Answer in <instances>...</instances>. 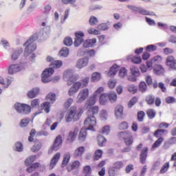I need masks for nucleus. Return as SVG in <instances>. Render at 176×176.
Wrapping results in <instances>:
<instances>
[{
    "instance_id": "cd10ccee",
    "label": "nucleus",
    "mask_w": 176,
    "mask_h": 176,
    "mask_svg": "<svg viewBox=\"0 0 176 176\" xmlns=\"http://www.w3.org/2000/svg\"><path fill=\"white\" fill-rule=\"evenodd\" d=\"M85 153V146L78 147L74 153V157H80Z\"/></svg>"
},
{
    "instance_id": "b1692460",
    "label": "nucleus",
    "mask_w": 176,
    "mask_h": 176,
    "mask_svg": "<svg viewBox=\"0 0 176 176\" xmlns=\"http://www.w3.org/2000/svg\"><path fill=\"white\" fill-rule=\"evenodd\" d=\"M41 148H42V142L37 140V141H35V143L32 147L31 151L32 152L36 153V152H39V151H41Z\"/></svg>"
},
{
    "instance_id": "864d4df0",
    "label": "nucleus",
    "mask_w": 176,
    "mask_h": 176,
    "mask_svg": "<svg viewBox=\"0 0 176 176\" xmlns=\"http://www.w3.org/2000/svg\"><path fill=\"white\" fill-rule=\"evenodd\" d=\"M46 100L51 101L52 104L56 101V94L50 93L46 96Z\"/></svg>"
},
{
    "instance_id": "f03ea898",
    "label": "nucleus",
    "mask_w": 176,
    "mask_h": 176,
    "mask_svg": "<svg viewBox=\"0 0 176 176\" xmlns=\"http://www.w3.org/2000/svg\"><path fill=\"white\" fill-rule=\"evenodd\" d=\"M83 109L79 108L76 106L72 107L67 113L65 116V120L67 123H69V122H78L80 119V116L83 115Z\"/></svg>"
},
{
    "instance_id": "09e8293b",
    "label": "nucleus",
    "mask_w": 176,
    "mask_h": 176,
    "mask_svg": "<svg viewBox=\"0 0 176 176\" xmlns=\"http://www.w3.org/2000/svg\"><path fill=\"white\" fill-rule=\"evenodd\" d=\"M107 96L110 102H115L118 100V95L116 93H110Z\"/></svg>"
},
{
    "instance_id": "4d7b16f0",
    "label": "nucleus",
    "mask_w": 176,
    "mask_h": 176,
    "mask_svg": "<svg viewBox=\"0 0 176 176\" xmlns=\"http://www.w3.org/2000/svg\"><path fill=\"white\" fill-rule=\"evenodd\" d=\"M145 50L148 52H156L157 47L155 45H148L146 47Z\"/></svg>"
},
{
    "instance_id": "5701e85b",
    "label": "nucleus",
    "mask_w": 176,
    "mask_h": 176,
    "mask_svg": "<svg viewBox=\"0 0 176 176\" xmlns=\"http://www.w3.org/2000/svg\"><path fill=\"white\" fill-rule=\"evenodd\" d=\"M97 43V39L94 38L92 39H87L83 43V47H93Z\"/></svg>"
},
{
    "instance_id": "20e7f679",
    "label": "nucleus",
    "mask_w": 176,
    "mask_h": 176,
    "mask_svg": "<svg viewBox=\"0 0 176 176\" xmlns=\"http://www.w3.org/2000/svg\"><path fill=\"white\" fill-rule=\"evenodd\" d=\"M38 40V34H33L24 44L26 46L25 49V56L27 54H31V53H34L35 50H36V44L34 43L35 41Z\"/></svg>"
},
{
    "instance_id": "c03bdc74",
    "label": "nucleus",
    "mask_w": 176,
    "mask_h": 176,
    "mask_svg": "<svg viewBox=\"0 0 176 176\" xmlns=\"http://www.w3.org/2000/svg\"><path fill=\"white\" fill-rule=\"evenodd\" d=\"M99 117L102 120H107V118H108V111L105 109H102L100 111Z\"/></svg>"
},
{
    "instance_id": "0eeeda50",
    "label": "nucleus",
    "mask_w": 176,
    "mask_h": 176,
    "mask_svg": "<svg viewBox=\"0 0 176 176\" xmlns=\"http://www.w3.org/2000/svg\"><path fill=\"white\" fill-rule=\"evenodd\" d=\"M145 101L147 105H153L155 104V107H160L162 105V98L160 97H155L152 94H148L145 98Z\"/></svg>"
},
{
    "instance_id": "a211bd4d",
    "label": "nucleus",
    "mask_w": 176,
    "mask_h": 176,
    "mask_svg": "<svg viewBox=\"0 0 176 176\" xmlns=\"http://www.w3.org/2000/svg\"><path fill=\"white\" fill-rule=\"evenodd\" d=\"M89 64V58H83L81 59H79L77 61L76 67L77 68H79V69H81V68H84V67H86Z\"/></svg>"
},
{
    "instance_id": "f257e3e1",
    "label": "nucleus",
    "mask_w": 176,
    "mask_h": 176,
    "mask_svg": "<svg viewBox=\"0 0 176 176\" xmlns=\"http://www.w3.org/2000/svg\"><path fill=\"white\" fill-rule=\"evenodd\" d=\"M87 111V118L84 122L85 126H87V130H91L94 131V126L97 124V120L94 116L98 115L100 112V107L98 106H91Z\"/></svg>"
},
{
    "instance_id": "774afa93",
    "label": "nucleus",
    "mask_w": 176,
    "mask_h": 176,
    "mask_svg": "<svg viewBox=\"0 0 176 176\" xmlns=\"http://www.w3.org/2000/svg\"><path fill=\"white\" fill-rule=\"evenodd\" d=\"M63 43L65 45V46H71L73 43L72 38L70 37H66L63 41Z\"/></svg>"
},
{
    "instance_id": "8fccbe9b",
    "label": "nucleus",
    "mask_w": 176,
    "mask_h": 176,
    "mask_svg": "<svg viewBox=\"0 0 176 176\" xmlns=\"http://www.w3.org/2000/svg\"><path fill=\"white\" fill-rule=\"evenodd\" d=\"M107 142V139L101 135H98V143L99 146H104V142Z\"/></svg>"
},
{
    "instance_id": "412c9836",
    "label": "nucleus",
    "mask_w": 176,
    "mask_h": 176,
    "mask_svg": "<svg viewBox=\"0 0 176 176\" xmlns=\"http://www.w3.org/2000/svg\"><path fill=\"white\" fill-rule=\"evenodd\" d=\"M96 102H97V95L94 94L93 96H90L87 102V108H90V107H94V105H96Z\"/></svg>"
},
{
    "instance_id": "39448f33",
    "label": "nucleus",
    "mask_w": 176,
    "mask_h": 176,
    "mask_svg": "<svg viewBox=\"0 0 176 176\" xmlns=\"http://www.w3.org/2000/svg\"><path fill=\"white\" fill-rule=\"evenodd\" d=\"M118 137L120 138V140H124V142L126 146H131L134 142L133 133L129 131L118 133Z\"/></svg>"
},
{
    "instance_id": "603ef678",
    "label": "nucleus",
    "mask_w": 176,
    "mask_h": 176,
    "mask_svg": "<svg viewBox=\"0 0 176 176\" xmlns=\"http://www.w3.org/2000/svg\"><path fill=\"white\" fill-rule=\"evenodd\" d=\"M89 23L90 25H97L98 24V19L94 16H91Z\"/></svg>"
},
{
    "instance_id": "6ab92c4d",
    "label": "nucleus",
    "mask_w": 176,
    "mask_h": 176,
    "mask_svg": "<svg viewBox=\"0 0 176 176\" xmlns=\"http://www.w3.org/2000/svg\"><path fill=\"white\" fill-rule=\"evenodd\" d=\"M87 138V131L85 129H81L78 137V141L80 142H85Z\"/></svg>"
},
{
    "instance_id": "473e14b6",
    "label": "nucleus",
    "mask_w": 176,
    "mask_h": 176,
    "mask_svg": "<svg viewBox=\"0 0 176 176\" xmlns=\"http://www.w3.org/2000/svg\"><path fill=\"white\" fill-rule=\"evenodd\" d=\"M138 12L140 14H143V16H154L155 15V12H150L149 11H148L144 8H138Z\"/></svg>"
},
{
    "instance_id": "338daca9",
    "label": "nucleus",
    "mask_w": 176,
    "mask_h": 176,
    "mask_svg": "<svg viewBox=\"0 0 176 176\" xmlns=\"http://www.w3.org/2000/svg\"><path fill=\"white\" fill-rule=\"evenodd\" d=\"M15 147H16V151L17 152H23V143H21L20 142H17L15 144Z\"/></svg>"
},
{
    "instance_id": "c756f323",
    "label": "nucleus",
    "mask_w": 176,
    "mask_h": 176,
    "mask_svg": "<svg viewBox=\"0 0 176 176\" xmlns=\"http://www.w3.org/2000/svg\"><path fill=\"white\" fill-rule=\"evenodd\" d=\"M41 111H45V113H49L50 112V102H44L43 104H41Z\"/></svg>"
},
{
    "instance_id": "7c9ffc66",
    "label": "nucleus",
    "mask_w": 176,
    "mask_h": 176,
    "mask_svg": "<svg viewBox=\"0 0 176 176\" xmlns=\"http://www.w3.org/2000/svg\"><path fill=\"white\" fill-rule=\"evenodd\" d=\"M154 72L157 75H163L164 74V67L161 65H157L154 69Z\"/></svg>"
},
{
    "instance_id": "423d86ee",
    "label": "nucleus",
    "mask_w": 176,
    "mask_h": 176,
    "mask_svg": "<svg viewBox=\"0 0 176 176\" xmlns=\"http://www.w3.org/2000/svg\"><path fill=\"white\" fill-rule=\"evenodd\" d=\"M124 167V163L122 161H116L113 164V166L109 168V176H116L118 171H120Z\"/></svg>"
},
{
    "instance_id": "4468645a",
    "label": "nucleus",
    "mask_w": 176,
    "mask_h": 176,
    "mask_svg": "<svg viewBox=\"0 0 176 176\" xmlns=\"http://www.w3.org/2000/svg\"><path fill=\"white\" fill-rule=\"evenodd\" d=\"M148 152H149V148L146 146L144 147L140 154V162L142 164H145L146 163V157H148Z\"/></svg>"
},
{
    "instance_id": "e433bc0d",
    "label": "nucleus",
    "mask_w": 176,
    "mask_h": 176,
    "mask_svg": "<svg viewBox=\"0 0 176 176\" xmlns=\"http://www.w3.org/2000/svg\"><path fill=\"white\" fill-rule=\"evenodd\" d=\"M164 133H167V130L166 129H157L154 133V137H156V138H162V135L164 134Z\"/></svg>"
},
{
    "instance_id": "6e6552de",
    "label": "nucleus",
    "mask_w": 176,
    "mask_h": 176,
    "mask_svg": "<svg viewBox=\"0 0 176 176\" xmlns=\"http://www.w3.org/2000/svg\"><path fill=\"white\" fill-rule=\"evenodd\" d=\"M14 108L19 113H23L24 115H28L31 113V106L27 104L16 103L14 104Z\"/></svg>"
},
{
    "instance_id": "9d476101",
    "label": "nucleus",
    "mask_w": 176,
    "mask_h": 176,
    "mask_svg": "<svg viewBox=\"0 0 176 176\" xmlns=\"http://www.w3.org/2000/svg\"><path fill=\"white\" fill-rule=\"evenodd\" d=\"M54 74V69L52 68H47L45 69L43 74L41 80L43 83H47L50 82V76Z\"/></svg>"
},
{
    "instance_id": "9b49d317",
    "label": "nucleus",
    "mask_w": 176,
    "mask_h": 176,
    "mask_svg": "<svg viewBox=\"0 0 176 176\" xmlns=\"http://www.w3.org/2000/svg\"><path fill=\"white\" fill-rule=\"evenodd\" d=\"M61 145H63V138L59 135L56 138L53 145L49 151V153L53 152V151H58L61 148Z\"/></svg>"
},
{
    "instance_id": "4be33fe9",
    "label": "nucleus",
    "mask_w": 176,
    "mask_h": 176,
    "mask_svg": "<svg viewBox=\"0 0 176 176\" xmlns=\"http://www.w3.org/2000/svg\"><path fill=\"white\" fill-rule=\"evenodd\" d=\"M80 166V162L76 160L67 166V171L69 173L72 171V170L78 169V168Z\"/></svg>"
},
{
    "instance_id": "de8ad7c7",
    "label": "nucleus",
    "mask_w": 176,
    "mask_h": 176,
    "mask_svg": "<svg viewBox=\"0 0 176 176\" xmlns=\"http://www.w3.org/2000/svg\"><path fill=\"white\" fill-rule=\"evenodd\" d=\"M100 79H101V74L98 72H94L92 74V76H91L92 82H98Z\"/></svg>"
},
{
    "instance_id": "ea45409f",
    "label": "nucleus",
    "mask_w": 176,
    "mask_h": 176,
    "mask_svg": "<svg viewBox=\"0 0 176 176\" xmlns=\"http://www.w3.org/2000/svg\"><path fill=\"white\" fill-rule=\"evenodd\" d=\"M127 90L129 93H131V94H136L138 91V87L134 85H130L128 86Z\"/></svg>"
},
{
    "instance_id": "49530a36",
    "label": "nucleus",
    "mask_w": 176,
    "mask_h": 176,
    "mask_svg": "<svg viewBox=\"0 0 176 176\" xmlns=\"http://www.w3.org/2000/svg\"><path fill=\"white\" fill-rule=\"evenodd\" d=\"M131 74L133 76H140V69L135 66H132L130 69Z\"/></svg>"
},
{
    "instance_id": "2eb2a0df",
    "label": "nucleus",
    "mask_w": 176,
    "mask_h": 176,
    "mask_svg": "<svg viewBox=\"0 0 176 176\" xmlns=\"http://www.w3.org/2000/svg\"><path fill=\"white\" fill-rule=\"evenodd\" d=\"M78 133H79V129L78 127H75L74 129L70 131L67 135V141H69V142H74L78 135Z\"/></svg>"
},
{
    "instance_id": "58836bf2",
    "label": "nucleus",
    "mask_w": 176,
    "mask_h": 176,
    "mask_svg": "<svg viewBox=\"0 0 176 176\" xmlns=\"http://www.w3.org/2000/svg\"><path fill=\"white\" fill-rule=\"evenodd\" d=\"M146 113L148 119H154L155 116H156V111L153 109H147Z\"/></svg>"
},
{
    "instance_id": "bb28decb",
    "label": "nucleus",
    "mask_w": 176,
    "mask_h": 176,
    "mask_svg": "<svg viewBox=\"0 0 176 176\" xmlns=\"http://www.w3.org/2000/svg\"><path fill=\"white\" fill-rule=\"evenodd\" d=\"M108 94H102L100 95L99 98V102L100 105H105L108 102Z\"/></svg>"
},
{
    "instance_id": "f8f14e48",
    "label": "nucleus",
    "mask_w": 176,
    "mask_h": 176,
    "mask_svg": "<svg viewBox=\"0 0 176 176\" xmlns=\"http://www.w3.org/2000/svg\"><path fill=\"white\" fill-rule=\"evenodd\" d=\"M89 91L87 88H84L80 91L77 96V102L80 103L85 101L89 97Z\"/></svg>"
},
{
    "instance_id": "680f3d73",
    "label": "nucleus",
    "mask_w": 176,
    "mask_h": 176,
    "mask_svg": "<svg viewBox=\"0 0 176 176\" xmlns=\"http://www.w3.org/2000/svg\"><path fill=\"white\" fill-rule=\"evenodd\" d=\"M35 134H36V131L34 129H32L30 133V136L28 138L29 142H34V137H35Z\"/></svg>"
},
{
    "instance_id": "1a4fd4ad",
    "label": "nucleus",
    "mask_w": 176,
    "mask_h": 176,
    "mask_svg": "<svg viewBox=\"0 0 176 176\" xmlns=\"http://www.w3.org/2000/svg\"><path fill=\"white\" fill-rule=\"evenodd\" d=\"M67 80V86H71V85H74L76 83V80L79 79V76L77 75H72L69 71L65 72L63 74V79Z\"/></svg>"
},
{
    "instance_id": "c9c22d12",
    "label": "nucleus",
    "mask_w": 176,
    "mask_h": 176,
    "mask_svg": "<svg viewBox=\"0 0 176 176\" xmlns=\"http://www.w3.org/2000/svg\"><path fill=\"white\" fill-rule=\"evenodd\" d=\"M35 160H36V155H31L25 160V164L28 166L30 164H32Z\"/></svg>"
},
{
    "instance_id": "0e129e2a",
    "label": "nucleus",
    "mask_w": 176,
    "mask_h": 176,
    "mask_svg": "<svg viewBox=\"0 0 176 176\" xmlns=\"http://www.w3.org/2000/svg\"><path fill=\"white\" fill-rule=\"evenodd\" d=\"M74 102V99L72 98H68L64 103V107L66 109L69 108L71 105H72V103Z\"/></svg>"
},
{
    "instance_id": "a878e982",
    "label": "nucleus",
    "mask_w": 176,
    "mask_h": 176,
    "mask_svg": "<svg viewBox=\"0 0 176 176\" xmlns=\"http://www.w3.org/2000/svg\"><path fill=\"white\" fill-rule=\"evenodd\" d=\"M38 94H39V89L33 88L32 90L28 92V97L29 98H35Z\"/></svg>"
},
{
    "instance_id": "7ed1b4c3",
    "label": "nucleus",
    "mask_w": 176,
    "mask_h": 176,
    "mask_svg": "<svg viewBox=\"0 0 176 176\" xmlns=\"http://www.w3.org/2000/svg\"><path fill=\"white\" fill-rule=\"evenodd\" d=\"M90 78L85 77L82 79L81 82L79 81L76 82L69 89L68 94L70 97L75 96L82 87H86L89 85Z\"/></svg>"
},
{
    "instance_id": "dca6fc26",
    "label": "nucleus",
    "mask_w": 176,
    "mask_h": 176,
    "mask_svg": "<svg viewBox=\"0 0 176 176\" xmlns=\"http://www.w3.org/2000/svg\"><path fill=\"white\" fill-rule=\"evenodd\" d=\"M60 157H61V153H56L51 160V162L50 164V170H53L54 168V166L57 163H58V160H60Z\"/></svg>"
},
{
    "instance_id": "72a5a7b5",
    "label": "nucleus",
    "mask_w": 176,
    "mask_h": 176,
    "mask_svg": "<svg viewBox=\"0 0 176 176\" xmlns=\"http://www.w3.org/2000/svg\"><path fill=\"white\" fill-rule=\"evenodd\" d=\"M71 159V154L66 153L63 157V160L62 162V167H65L69 163V160Z\"/></svg>"
},
{
    "instance_id": "bf43d9fd",
    "label": "nucleus",
    "mask_w": 176,
    "mask_h": 176,
    "mask_svg": "<svg viewBox=\"0 0 176 176\" xmlns=\"http://www.w3.org/2000/svg\"><path fill=\"white\" fill-rule=\"evenodd\" d=\"M60 54L63 57H67L68 54H69V50H68L67 47H63L60 51Z\"/></svg>"
},
{
    "instance_id": "c85d7f7f",
    "label": "nucleus",
    "mask_w": 176,
    "mask_h": 176,
    "mask_svg": "<svg viewBox=\"0 0 176 176\" xmlns=\"http://www.w3.org/2000/svg\"><path fill=\"white\" fill-rule=\"evenodd\" d=\"M163 141H164V138H159L155 142V143L152 145L151 151H155V149H157V148H159V146H160V145H162V143L163 142Z\"/></svg>"
},
{
    "instance_id": "3c124183",
    "label": "nucleus",
    "mask_w": 176,
    "mask_h": 176,
    "mask_svg": "<svg viewBox=\"0 0 176 176\" xmlns=\"http://www.w3.org/2000/svg\"><path fill=\"white\" fill-rule=\"evenodd\" d=\"M137 118L138 122H144V119L145 118V112L144 111H140L138 112Z\"/></svg>"
},
{
    "instance_id": "393cba45",
    "label": "nucleus",
    "mask_w": 176,
    "mask_h": 176,
    "mask_svg": "<svg viewBox=\"0 0 176 176\" xmlns=\"http://www.w3.org/2000/svg\"><path fill=\"white\" fill-rule=\"evenodd\" d=\"M123 106L118 105L115 108V116L116 118H122L123 116Z\"/></svg>"
},
{
    "instance_id": "37998d69",
    "label": "nucleus",
    "mask_w": 176,
    "mask_h": 176,
    "mask_svg": "<svg viewBox=\"0 0 176 176\" xmlns=\"http://www.w3.org/2000/svg\"><path fill=\"white\" fill-rule=\"evenodd\" d=\"M21 53H23V49H20V50H18L17 51H15L12 55V60L13 61L17 60V58H19Z\"/></svg>"
},
{
    "instance_id": "aec40b11",
    "label": "nucleus",
    "mask_w": 176,
    "mask_h": 176,
    "mask_svg": "<svg viewBox=\"0 0 176 176\" xmlns=\"http://www.w3.org/2000/svg\"><path fill=\"white\" fill-rule=\"evenodd\" d=\"M175 57L174 56H168L166 58V65L168 67V68H170V69L173 68V66L174 65V63L175 62Z\"/></svg>"
},
{
    "instance_id": "ddd939ff",
    "label": "nucleus",
    "mask_w": 176,
    "mask_h": 176,
    "mask_svg": "<svg viewBox=\"0 0 176 176\" xmlns=\"http://www.w3.org/2000/svg\"><path fill=\"white\" fill-rule=\"evenodd\" d=\"M75 41H74V46L76 47H78L80 45H82L83 43V38H85V33L83 32H75Z\"/></svg>"
},
{
    "instance_id": "f704fd0d",
    "label": "nucleus",
    "mask_w": 176,
    "mask_h": 176,
    "mask_svg": "<svg viewBox=\"0 0 176 176\" xmlns=\"http://www.w3.org/2000/svg\"><path fill=\"white\" fill-rule=\"evenodd\" d=\"M103 152L100 149H97L93 156L94 160H100L102 157Z\"/></svg>"
},
{
    "instance_id": "69168bd1",
    "label": "nucleus",
    "mask_w": 176,
    "mask_h": 176,
    "mask_svg": "<svg viewBox=\"0 0 176 176\" xmlns=\"http://www.w3.org/2000/svg\"><path fill=\"white\" fill-rule=\"evenodd\" d=\"M97 28L99 30V31H107L109 28L107 23H100L98 25Z\"/></svg>"
},
{
    "instance_id": "79ce46f5",
    "label": "nucleus",
    "mask_w": 176,
    "mask_h": 176,
    "mask_svg": "<svg viewBox=\"0 0 176 176\" xmlns=\"http://www.w3.org/2000/svg\"><path fill=\"white\" fill-rule=\"evenodd\" d=\"M168 168H170V162H166L162 167L161 168L160 173V174H164L167 173L168 170Z\"/></svg>"
},
{
    "instance_id": "13d9d810",
    "label": "nucleus",
    "mask_w": 176,
    "mask_h": 176,
    "mask_svg": "<svg viewBox=\"0 0 176 176\" xmlns=\"http://www.w3.org/2000/svg\"><path fill=\"white\" fill-rule=\"evenodd\" d=\"M30 124V118H24L21 120L20 126L21 127H27Z\"/></svg>"
},
{
    "instance_id": "4c0bfd02",
    "label": "nucleus",
    "mask_w": 176,
    "mask_h": 176,
    "mask_svg": "<svg viewBox=\"0 0 176 176\" xmlns=\"http://www.w3.org/2000/svg\"><path fill=\"white\" fill-rule=\"evenodd\" d=\"M41 104V100L38 98L32 100L30 102V107L31 108H39V105Z\"/></svg>"
},
{
    "instance_id": "a18cd8bd",
    "label": "nucleus",
    "mask_w": 176,
    "mask_h": 176,
    "mask_svg": "<svg viewBox=\"0 0 176 176\" xmlns=\"http://www.w3.org/2000/svg\"><path fill=\"white\" fill-rule=\"evenodd\" d=\"M148 89V86L146 85V82H141L139 85V90L140 91H141L142 93H145V91H146Z\"/></svg>"
},
{
    "instance_id": "5fc2aeb1",
    "label": "nucleus",
    "mask_w": 176,
    "mask_h": 176,
    "mask_svg": "<svg viewBox=\"0 0 176 176\" xmlns=\"http://www.w3.org/2000/svg\"><path fill=\"white\" fill-rule=\"evenodd\" d=\"M87 32L90 35H100V34H101L100 30H97L94 29V28H89L87 30Z\"/></svg>"
},
{
    "instance_id": "6e6d98bb",
    "label": "nucleus",
    "mask_w": 176,
    "mask_h": 176,
    "mask_svg": "<svg viewBox=\"0 0 176 176\" xmlns=\"http://www.w3.org/2000/svg\"><path fill=\"white\" fill-rule=\"evenodd\" d=\"M119 130H127L129 129V122L124 121L118 126Z\"/></svg>"
},
{
    "instance_id": "f3484780",
    "label": "nucleus",
    "mask_w": 176,
    "mask_h": 176,
    "mask_svg": "<svg viewBox=\"0 0 176 176\" xmlns=\"http://www.w3.org/2000/svg\"><path fill=\"white\" fill-rule=\"evenodd\" d=\"M8 71L10 75H13V74L20 72V71H21V67L17 64L10 65L8 68Z\"/></svg>"
},
{
    "instance_id": "2f4dec72",
    "label": "nucleus",
    "mask_w": 176,
    "mask_h": 176,
    "mask_svg": "<svg viewBox=\"0 0 176 176\" xmlns=\"http://www.w3.org/2000/svg\"><path fill=\"white\" fill-rule=\"evenodd\" d=\"M50 67H52L51 68L52 69H53V68H54V69L61 68V67H63V61H61V60H54L50 64Z\"/></svg>"
},
{
    "instance_id": "052dcab7",
    "label": "nucleus",
    "mask_w": 176,
    "mask_h": 176,
    "mask_svg": "<svg viewBox=\"0 0 176 176\" xmlns=\"http://www.w3.org/2000/svg\"><path fill=\"white\" fill-rule=\"evenodd\" d=\"M138 101V98H137L135 96L132 98L131 101H129L128 103L129 108H131L133 105H135V104H137Z\"/></svg>"
},
{
    "instance_id": "e2e57ef3",
    "label": "nucleus",
    "mask_w": 176,
    "mask_h": 176,
    "mask_svg": "<svg viewBox=\"0 0 176 176\" xmlns=\"http://www.w3.org/2000/svg\"><path fill=\"white\" fill-rule=\"evenodd\" d=\"M132 63H133V64H141V62L142 61V59L141 58V57L140 56H133L131 58Z\"/></svg>"
},
{
    "instance_id": "a19ab883",
    "label": "nucleus",
    "mask_w": 176,
    "mask_h": 176,
    "mask_svg": "<svg viewBox=\"0 0 176 176\" xmlns=\"http://www.w3.org/2000/svg\"><path fill=\"white\" fill-rule=\"evenodd\" d=\"M91 166L87 165L83 167L82 173L85 174V176L91 175Z\"/></svg>"
}]
</instances>
